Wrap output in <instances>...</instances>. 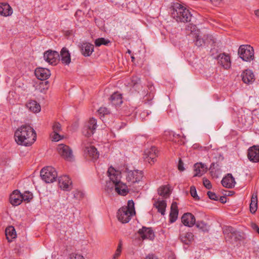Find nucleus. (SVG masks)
<instances>
[{
    "label": "nucleus",
    "instance_id": "a211bd4d",
    "mask_svg": "<svg viewBox=\"0 0 259 259\" xmlns=\"http://www.w3.org/2000/svg\"><path fill=\"white\" fill-rule=\"evenodd\" d=\"M182 223L186 226L192 227L196 223L195 218L191 213H184L181 218Z\"/></svg>",
    "mask_w": 259,
    "mask_h": 259
},
{
    "label": "nucleus",
    "instance_id": "9b49d317",
    "mask_svg": "<svg viewBox=\"0 0 259 259\" xmlns=\"http://www.w3.org/2000/svg\"><path fill=\"white\" fill-rule=\"evenodd\" d=\"M247 156L252 162H259V146L254 145L250 147L248 150Z\"/></svg>",
    "mask_w": 259,
    "mask_h": 259
},
{
    "label": "nucleus",
    "instance_id": "7c9ffc66",
    "mask_svg": "<svg viewBox=\"0 0 259 259\" xmlns=\"http://www.w3.org/2000/svg\"><path fill=\"white\" fill-rule=\"evenodd\" d=\"M5 234L9 242L12 241V239L16 237V232L13 226H10L7 227L5 230Z\"/></svg>",
    "mask_w": 259,
    "mask_h": 259
},
{
    "label": "nucleus",
    "instance_id": "1a4fd4ad",
    "mask_svg": "<svg viewBox=\"0 0 259 259\" xmlns=\"http://www.w3.org/2000/svg\"><path fill=\"white\" fill-rule=\"evenodd\" d=\"M57 150L59 154L64 159L68 161H71L73 159L72 151L68 146L59 144L57 147Z\"/></svg>",
    "mask_w": 259,
    "mask_h": 259
},
{
    "label": "nucleus",
    "instance_id": "aec40b11",
    "mask_svg": "<svg viewBox=\"0 0 259 259\" xmlns=\"http://www.w3.org/2000/svg\"><path fill=\"white\" fill-rule=\"evenodd\" d=\"M94 50V46L89 42H83L80 47L81 53L85 57L90 56Z\"/></svg>",
    "mask_w": 259,
    "mask_h": 259
},
{
    "label": "nucleus",
    "instance_id": "393cba45",
    "mask_svg": "<svg viewBox=\"0 0 259 259\" xmlns=\"http://www.w3.org/2000/svg\"><path fill=\"white\" fill-rule=\"evenodd\" d=\"M12 9L8 3H0V14L1 15L8 16L12 15Z\"/></svg>",
    "mask_w": 259,
    "mask_h": 259
},
{
    "label": "nucleus",
    "instance_id": "ea45409f",
    "mask_svg": "<svg viewBox=\"0 0 259 259\" xmlns=\"http://www.w3.org/2000/svg\"><path fill=\"white\" fill-rule=\"evenodd\" d=\"M54 133H59L61 131V125L59 122H55L52 126Z\"/></svg>",
    "mask_w": 259,
    "mask_h": 259
},
{
    "label": "nucleus",
    "instance_id": "052dcab7",
    "mask_svg": "<svg viewBox=\"0 0 259 259\" xmlns=\"http://www.w3.org/2000/svg\"><path fill=\"white\" fill-rule=\"evenodd\" d=\"M119 255V254L117 253V252H115L113 257L117 258Z\"/></svg>",
    "mask_w": 259,
    "mask_h": 259
},
{
    "label": "nucleus",
    "instance_id": "dca6fc26",
    "mask_svg": "<svg viewBox=\"0 0 259 259\" xmlns=\"http://www.w3.org/2000/svg\"><path fill=\"white\" fill-rule=\"evenodd\" d=\"M108 173L109 179L114 185L120 181V173L113 167H110L108 170Z\"/></svg>",
    "mask_w": 259,
    "mask_h": 259
},
{
    "label": "nucleus",
    "instance_id": "5701e85b",
    "mask_svg": "<svg viewBox=\"0 0 259 259\" xmlns=\"http://www.w3.org/2000/svg\"><path fill=\"white\" fill-rule=\"evenodd\" d=\"M115 191L122 196H126L129 193V189L127 186L120 181L115 185H114Z\"/></svg>",
    "mask_w": 259,
    "mask_h": 259
},
{
    "label": "nucleus",
    "instance_id": "6ab92c4d",
    "mask_svg": "<svg viewBox=\"0 0 259 259\" xmlns=\"http://www.w3.org/2000/svg\"><path fill=\"white\" fill-rule=\"evenodd\" d=\"M222 185L228 188H232L236 184L235 179L231 174H228L221 181Z\"/></svg>",
    "mask_w": 259,
    "mask_h": 259
},
{
    "label": "nucleus",
    "instance_id": "2f4dec72",
    "mask_svg": "<svg viewBox=\"0 0 259 259\" xmlns=\"http://www.w3.org/2000/svg\"><path fill=\"white\" fill-rule=\"evenodd\" d=\"M194 235L191 232L181 233L180 235V238L182 242L186 244H189L193 240Z\"/></svg>",
    "mask_w": 259,
    "mask_h": 259
},
{
    "label": "nucleus",
    "instance_id": "f03ea898",
    "mask_svg": "<svg viewBox=\"0 0 259 259\" xmlns=\"http://www.w3.org/2000/svg\"><path fill=\"white\" fill-rule=\"evenodd\" d=\"M171 17L178 22L186 23L191 21L192 15L189 10L182 4L174 3L172 6Z\"/></svg>",
    "mask_w": 259,
    "mask_h": 259
},
{
    "label": "nucleus",
    "instance_id": "423d86ee",
    "mask_svg": "<svg viewBox=\"0 0 259 259\" xmlns=\"http://www.w3.org/2000/svg\"><path fill=\"white\" fill-rule=\"evenodd\" d=\"M143 177V174L142 171L128 170L126 171V179L129 184L128 186H131V184L140 182Z\"/></svg>",
    "mask_w": 259,
    "mask_h": 259
},
{
    "label": "nucleus",
    "instance_id": "2eb2a0df",
    "mask_svg": "<svg viewBox=\"0 0 259 259\" xmlns=\"http://www.w3.org/2000/svg\"><path fill=\"white\" fill-rule=\"evenodd\" d=\"M72 182L67 176H63L59 178V185L63 190L69 191L71 189Z\"/></svg>",
    "mask_w": 259,
    "mask_h": 259
},
{
    "label": "nucleus",
    "instance_id": "4d7b16f0",
    "mask_svg": "<svg viewBox=\"0 0 259 259\" xmlns=\"http://www.w3.org/2000/svg\"><path fill=\"white\" fill-rule=\"evenodd\" d=\"M254 14L256 16L259 17V9L255 10L254 11Z\"/></svg>",
    "mask_w": 259,
    "mask_h": 259
},
{
    "label": "nucleus",
    "instance_id": "c756f323",
    "mask_svg": "<svg viewBox=\"0 0 259 259\" xmlns=\"http://www.w3.org/2000/svg\"><path fill=\"white\" fill-rule=\"evenodd\" d=\"M206 167L203 164L201 163H196L194 165L195 174L194 177H200L206 171Z\"/></svg>",
    "mask_w": 259,
    "mask_h": 259
},
{
    "label": "nucleus",
    "instance_id": "3c124183",
    "mask_svg": "<svg viewBox=\"0 0 259 259\" xmlns=\"http://www.w3.org/2000/svg\"><path fill=\"white\" fill-rule=\"evenodd\" d=\"M145 259H159L158 257L154 254L151 253L148 254Z\"/></svg>",
    "mask_w": 259,
    "mask_h": 259
},
{
    "label": "nucleus",
    "instance_id": "0eeeda50",
    "mask_svg": "<svg viewBox=\"0 0 259 259\" xmlns=\"http://www.w3.org/2000/svg\"><path fill=\"white\" fill-rule=\"evenodd\" d=\"M97 127L96 119L91 118L84 125L82 128V134L85 136L89 137L94 134Z\"/></svg>",
    "mask_w": 259,
    "mask_h": 259
},
{
    "label": "nucleus",
    "instance_id": "680f3d73",
    "mask_svg": "<svg viewBox=\"0 0 259 259\" xmlns=\"http://www.w3.org/2000/svg\"><path fill=\"white\" fill-rule=\"evenodd\" d=\"M172 135H173L174 137H176V136L179 137L180 136V135L179 134L176 135V134H174V133H172Z\"/></svg>",
    "mask_w": 259,
    "mask_h": 259
},
{
    "label": "nucleus",
    "instance_id": "de8ad7c7",
    "mask_svg": "<svg viewBox=\"0 0 259 259\" xmlns=\"http://www.w3.org/2000/svg\"><path fill=\"white\" fill-rule=\"evenodd\" d=\"M178 168L180 171H184L185 170L184 163L181 159H179Z\"/></svg>",
    "mask_w": 259,
    "mask_h": 259
},
{
    "label": "nucleus",
    "instance_id": "5fc2aeb1",
    "mask_svg": "<svg viewBox=\"0 0 259 259\" xmlns=\"http://www.w3.org/2000/svg\"><path fill=\"white\" fill-rule=\"evenodd\" d=\"M196 26L195 25H188L187 29L188 30H190L191 31H193L195 30Z\"/></svg>",
    "mask_w": 259,
    "mask_h": 259
},
{
    "label": "nucleus",
    "instance_id": "9d476101",
    "mask_svg": "<svg viewBox=\"0 0 259 259\" xmlns=\"http://www.w3.org/2000/svg\"><path fill=\"white\" fill-rule=\"evenodd\" d=\"M157 157V149L155 147H152L145 151L143 158L146 162L152 164L155 161Z\"/></svg>",
    "mask_w": 259,
    "mask_h": 259
},
{
    "label": "nucleus",
    "instance_id": "f704fd0d",
    "mask_svg": "<svg viewBox=\"0 0 259 259\" xmlns=\"http://www.w3.org/2000/svg\"><path fill=\"white\" fill-rule=\"evenodd\" d=\"M196 223V226L199 230L203 232H208L209 230V226L206 223L203 221H197Z\"/></svg>",
    "mask_w": 259,
    "mask_h": 259
},
{
    "label": "nucleus",
    "instance_id": "0e129e2a",
    "mask_svg": "<svg viewBox=\"0 0 259 259\" xmlns=\"http://www.w3.org/2000/svg\"><path fill=\"white\" fill-rule=\"evenodd\" d=\"M111 182H109V183H107V186L108 187H109L110 185L111 184Z\"/></svg>",
    "mask_w": 259,
    "mask_h": 259
},
{
    "label": "nucleus",
    "instance_id": "f257e3e1",
    "mask_svg": "<svg viewBox=\"0 0 259 259\" xmlns=\"http://www.w3.org/2000/svg\"><path fill=\"white\" fill-rule=\"evenodd\" d=\"M15 141L20 145L31 146L36 139V134L30 125H22L15 132Z\"/></svg>",
    "mask_w": 259,
    "mask_h": 259
},
{
    "label": "nucleus",
    "instance_id": "c9c22d12",
    "mask_svg": "<svg viewBox=\"0 0 259 259\" xmlns=\"http://www.w3.org/2000/svg\"><path fill=\"white\" fill-rule=\"evenodd\" d=\"M131 85L134 88L140 89L141 87V79L137 76H133L131 79Z\"/></svg>",
    "mask_w": 259,
    "mask_h": 259
},
{
    "label": "nucleus",
    "instance_id": "49530a36",
    "mask_svg": "<svg viewBox=\"0 0 259 259\" xmlns=\"http://www.w3.org/2000/svg\"><path fill=\"white\" fill-rule=\"evenodd\" d=\"M204 44V41L197 36L195 40V45L198 47L201 46Z\"/></svg>",
    "mask_w": 259,
    "mask_h": 259
},
{
    "label": "nucleus",
    "instance_id": "603ef678",
    "mask_svg": "<svg viewBox=\"0 0 259 259\" xmlns=\"http://www.w3.org/2000/svg\"><path fill=\"white\" fill-rule=\"evenodd\" d=\"M219 201L222 203H225L227 201V197H225V196H220V198L219 199Z\"/></svg>",
    "mask_w": 259,
    "mask_h": 259
},
{
    "label": "nucleus",
    "instance_id": "09e8293b",
    "mask_svg": "<svg viewBox=\"0 0 259 259\" xmlns=\"http://www.w3.org/2000/svg\"><path fill=\"white\" fill-rule=\"evenodd\" d=\"M251 227L252 230L259 234V227L254 223H251Z\"/></svg>",
    "mask_w": 259,
    "mask_h": 259
},
{
    "label": "nucleus",
    "instance_id": "cd10ccee",
    "mask_svg": "<svg viewBox=\"0 0 259 259\" xmlns=\"http://www.w3.org/2000/svg\"><path fill=\"white\" fill-rule=\"evenodd\" d=\"M110 100L113 105H120L122 103V95L119 93L115 92L111 96Z\"/></svg>",
    "mask_w": 259,
    "mask_h": 259
},
{
    "label": "nucleus",
    "instance_id": "a19ab883",
    "mask_svg": "<svg viewBox=\"0 0 259 259\" xmlns=\"http://www.w3.org/2000/svg\"><path fill=\"white\" fill-rule=\"evenodd\" d=\"M51 137L52 140L55 142H58L61 140L62 138L59 133H54L51 134Z\"/></svg>",
    "mask_w": 259,
    "mask_h": 259
},
{
    "label": "nucleus",
    "instance_id": "338daca9",
    "mask_svg": "<svg viewBox=\"0 0 259 259\" xmlns=\"http://www.w3.org/2000/svg\"><path fill=\"white\" fill-rule=\"evenodd\" d=\"M152 88H154V87H153L152 86H151V87L149 88V89L151 90V91H152Z\"/></svg>",
    "mask_w": 259,
    "mask_h": 259
},
{
    "label": "nucleus",
    "instance_id": "a878e982",
    "mask_svg": "<svg viewBox=\"0 0 259 259\" xmlns=\"http://www.w3.org/2000/svg\"><path fill=\"white\" fill-rule=\"evenodd\" d=\"M154 206L157 209L158 211L162 215L165 214L166 207V202L165 200H157L155 201Z\"/></svg>",
    "mask_w": 259,
    "mask_h": 259
},
{
    "label": "nucleus",
    "instance_id": "e433bc0d",
    "mask_svg": "<svg viewBox=\"0 0 259 259\" xmlns=\"http://www.w3.org/2000/svg\"><path fill=\"white\" fill-rule=\"evenodd\" d=\"M110 42V41L108 39H105L103 37L97 38L95 41V44L96 47H100L103 45L107 46Z\"/></svg>",
    "mask_w": 259,
    "mask_h": 259
},
{
    "label": "nucleus",
    "instance_id": "f3484780",
    "mask_svg": "<svg viewBox=\"0 0 259 259\" xmlns=\"http://www.w3.org/2000/svg\"><path fill=\"white\" fill-rule=\"evenodd\" d=\"M218 63L225 69H228L231 66L230 57L225 53L221 54L217 57Z\"/></svg>",
    "mask_w": 259,
    "mask_h": 259
},
{
    "label": "nucleus",
    "instance_id": "6e6552de",
    "mask_svg": "<svg viewBox=\"0 0 259 259\" xmlns=\"http://www.w3.org/2000/svg\"><path fill=\"white\" fill-rule=\"evenodd\" d=\"M45 60L51 65H56L60 60V55L57 51L51 50L44 53Z\"/></svg>",
    "mask_w": 259,
    "mask_h": 259
},
{
    "label": "nucleus",
    "instance_id": "473e14b6",
    "mask_svg": "<svg viewBox=\"0 0 259 259\" xmlns=\"http://www.w3.org/2000/svg\"><path fill=\"white\" fill-rule=\"evenodd\" d=\"M88 153L90 157L94 159H97L99 156V153L97 149L93 146L87 147Z\"/></svg>",
    "mask_w": 259,
    "mask_h": 259
},
{
    "label": "nucleus",
    "instance_id": "4468645a",
    "mask_svg": "<svg viewBox=\"0 0 259 259\" xmlns=\"http://www.w3.org/2000/svg\"><path fill=\"white\" fill-rule=\"evenodd\" d=\"M9 200L12 205L13 206H18L22 202V194L18 190H14L11 194Z\"/></svg>",
    "mask_w": 259,
    "mask_h": 259
},
{
    "label": "nucleus",
    "instance_id": "13d9d810",
    "mask_svg": "<svg viewBox=\"0 0 259 259\" xmlns=\"http://www.w3.org/2000/svg\"><path fill=\"white\" fill-rule=\"evenodd\" d=\"M121 247H122V242H121V241H120L118 245L117 248L121 249Z\"/></svg>",
    "mask_w": 259,
    "mask_h": 259
},
{
    "label": "nucleus",
    "instance_id": "f8f14e48",
    "mask_svg": "<svg viewBox=\"0 0 259 259\" xmlns=\"http://www.w3.org/2000/svg\"><path fill=\"white\" fill-rule=\"evenodd\" d=\"M138 233L143 240H153L155 237L154 233L151 228L143 227L138 231Z\"/></svg>",
    "mask_w": 259,
    "mask_h": 259
},
{
    "label": "nucleus",
    "instance_id": "ddd939ff",
    "mask_svg": "<svg viewBox=\"0 0 259 259\" xmlns=\"http://www.w3.org/2000/svg\"><path fill=\"white\" fill-rule=\"evenodd\" d=\"M36 77L39 80H45L51 75L50 70L46 68H37L34 72Z\"/></svg>",
    "mask_w": 259,
    "mask_h": 259
},
{
    "label": "nucleus",
    "instance_id": "39448f33",
    "mask_svg": "<svg viewBox=\"0 0 259 259\" xmlns=\"http://www.w3.org/2000/svg\"><path fill=\"white\" fill-rule=\"evenodd\" d=\"M238 53L243 61H250L254 59V50L250 45L240 46Z\"/></svg>",
    "mask_w": 259,
    "mask_h": 259
},
{
    "label": "nucleus",
    "instance_id": "774afa93",
    "mask_svg": "<svg viewBox=\"0 0 259 259\" xmlns=\"http://www.w3.org/2000/svg\"><path fill=\"white\" fill-rule=\"evenodd\" d=\"M45 83H46V84H47L48 83V81H45Z\"/></svg>",
    "mask_w": 259,
    "mask_h": 259
},
{
    "label": "nucleus",
    "instance_id": "412c9836",
    "mask_svg": "<svg viewBox=\"0 0 259 259\" xmlns=\"http://www.w3.org/2000/svg\"><path fill=\"white\" fill-rule=\"evenodd\" d=\"M242 80L244 83L249 84L254 80V76L252 71L250 70H245L241 74Z\"/></svg>",
    "mask_w": 259,
    "mask_h": 259
},
{
    "label": "nucleus",
    "instance_id": "8fccbe9b",
    "mask_svg": "<svg viewBox=\"0 0 259 259\" xmlns=\"http://www.w3.org/2000/svg\"><path fill=\"white\" fill-rule=\"evenodd\" d=\"M214 165L213 163H212L210 167V173L211 174V176L213 177H217V175L216 174V171L213 168H212V166Z\"/></svg>",
    "mask_w": 259,
    "mask_h": 259
},
{
    "label": "nucleus",
    "instance_id": "a18cd8bd",
    "mask_svg": "<svg viewBox=\"0 0 259 259\" xmlns=\"http://www.w3.org/2000/svg\"><path fill=\"white\" fill-rule=\"evenodd\" d=\"M203 183L204 186L208 189H210L211 188V184L210 182L206 179H203Z\"/></svg>",
    "mask_w": 259,
    "mask_h": 259
},
{
    "label": "nucleus",
    "instance_id": "69168bd1",
    "mask_svg": "<svg viewBox=\"0 0 259 259\" xmlns=\"http://www.w3.org/2000/svg\"><path fill=\"white\" fill-rule=\"evenodd\" d=\"M127 53L131 54L132 53V51L130 50H128L127 51Z\"/></svg>",
    "mask_w": 259,
    "mask_h": 259
},
{
    "label": "nucleus",
    "instance_id": "4be33fe9",
    "mask_svg": "<svg viewBox=\"0 0 259 259\" xmlns=\"http://www.w3.org/2000/svg\"><path fill=\"white\" fill-rule=\"evenodd\" d=\"M60 60L63 64L68 65L71 62L70 54L66 48H63L60 52Z\"/></svg>",
    "mask_w": 259,
    "mask_h": 259
},
{
    "label": "nucleus",
    "instance_id": "b1692460",
    "mask_svg": "<svg viewBox=\"0 0 259 259\" xmlns=\"http://www.w3.org/2000/svg\"><path fill=\"white\" fill-rule=\"evenodd\" d=\"M178 213L177 203L173 202L171 205L170 211L169 215V222L172 223L176 221L178 219Z\"/></svg>",
    "mask_w": 259,
    "mask_h": 259
},
{
    "label": "nucleus",
    "instance_id": "58836bf2",
    "mask_svg": "<svg viewBox=\"0 0 259 259\" xmlns=\"http://www.w3.org/2000/svg\"><path fill=\"white\" fill-rule=\"evenodd\" d=\"M190 194L195 200H199L200 198L197 194L196 189L195 186H192L190 187Z\"/></svg>",
    "mask_w": 259,
    "mask_h": 259
},
{
    "label": "nucleus",
    "instance_id": "72a5a7b5",
    "mask_svg": "<svg viewBox=\"0 0 259 259\" xmlns=\"http://www.w3.org/2000/svg\"><path fill=\"white\" fill-rule=\"evenodd\" d=\"M158 194L162 197H168L170 194L169 189L166 186H162L158 190Z\"/></svg>",
    "mask_w": 259,
    "mask_h": 259
},
{
    "label": "nucleus",
    "instance_id": "79ce46f5",
    "mask_svg": "<svg viewBox=\"0 0 259 259\" xmlns=\"http://www.w3.org/2000/svg\"><path fill=\"white\" fill-rule=\"evenodd\" d=\"M207 195L209 199L211 200H219V196L217 195V194L211 191H208L207 192Z\"/></svg>",
    "mask_w": 259,
    "mask_h": 259
},
{
    "label": "nucleus",
    "instance_id": "6e6d98bb",
    "mask_svg": "<svg viewBox=\"0 0 259 259\" xmlns=\"http://www.w3.org/2000/svg\"><path fill=\"white\" fill-rule=\"evenodd\" d=\"M223 0H210V1L214 5H218Z\"/></svg>",
    "mask_w": 259,
    "mask_h": 259
},
{
    "label": "nucleus",
    "instance_id": "20e7f679",
    "mask_svg": "<svg viewBox=\"0 0 259 259\" xmlns=\"http://www.w3.org/2000/svg\"><path fill=\"white\" fill-rule=\"evenodd\" d=\"M40 176L46 183H53L57 177V172L54 167L47 166L41 170Z\"/></svg>",
    "mask_w": 259,
    "mask_h": 259
},
{
    "label": "nucleus",
    "instance_id": "c03bdc74",
    "mask_svg": "<svg viewBox=\"0 0 259 259\" xmlns=\"http://www.w3.org/2000/svg\"><path fill=\"white\" fill-rule=\"evenodd\" d=\"M99 113L100 114H108L109 113V110L106 107H100L98 110Z\"/></svg>",
    "mask_w": 259,
    "mask_h": 259
},
{
    "label": "nucleus",
    "instance_id": "c85d7f7f",
    "mask_svg": "<svg viewBox=\"0 0 259 259\" xmlns=\"http://www.w3.org/2000/svg\"><path fill=\"white\" fill-rule=\"evenodd\" d=\"M250 211L254 213L257 209V193H254L252 195L251 202L249 206Z\"/></svg>",
    "mask_w": 259,
    "mask_h": 259
},
{
    "label": "nucleus",
    "instance_id": "864d4df0",
    "mask_svg": "<svg viewBox=\"0 0 259 259\" xmlns=\"http://www.w3.org/2000/svg\"><path fill=\"white\" fill-rule=\"evenodd\" d=\"M226 231L230 232L231 235H233V234L235 233V231L232 227H228V228L226 229Z\"/></svg>",
    "mask_w": 259,
    "mask_h": 259
},
{
    "label": "nucleus",
    "instance_id": "bb28decb",
    "mask_svg": "<svg viewBox=\"0 0 259 259\" xmlns=\"http://www.w3.org/2000/svg\"><path fill=\"white\" fill-rule=\"evenodd\" d=\"M26 107L34 113H38L40 111L41 108L39 103L34 100H31L26 104Z\"/></svg>",
    "mask_w": 259,
    "mask_h": 259
},
{
    "label": "nucleus",
    "instance_id": "7ed1b4c3",
    "mask_svg": "<svg viewBox=\"0 0 259 259\" xmlns=\"http://www.w3.org/2000/svg\"><path fill=\"white\" fill-rule=\"evenodd\" d=\"M135 213L134 202L132 200H130L128 201L127 206L122 207L119 209L117 217L118 221L122 223H127Z\"/></svg>",
    "mask_w": 259,
    "mask_h": 259
},
{
    "label": "nucleus",
    "instance_id": "37998d69",
    "mask_svg": "<svg viewBox=\"0 0 259 259\" xmlns=\"http://www.w3.org/2000/svg\"><path fill=\"white\" fill-rule=\"evenodd\" d=\"M68 259H84V258L80 254L72 253L70 254Z\"/></svg>",
    "mask_w": 259,
    "mask_h": 259
},
{
    "label": "nucleus",
    "instance_id": "bf43d9fd",
    "mask_svg": "<svg viewBox=\"0 0 259 259\" xmlns=\"http://www.w3.org/2000/svg\"><path fill=\"white\" fill-rule=\"evenodd\" d=\"M121 252V249L117 248L115 252H117V253H118L120 255Z\"/></svg>",
    "mask_w": 259,
    "mask_h": 259
},
{
    "label": "nucleus",
    "instance_id": "4c0bfd02",
    "mask_svg": "<svg viewBox=\"0 0 259 259\" xmlns=\"http://www.w3.org/2000/svg\"><path fill=\"white\" fill-rule=\"evenodd\" d=\"M32 194L29 192L26 191L24 192V193L22 194V201H24L28 202L30 201L31 199H32Z\"/></svg>",
    "mask_w": 259,
    "mask_h": 259
},
{
    "label": "nucleus",
    "instance_id": "e2e57ef3",
    "mask_svg": "<svg viewBox=\"0 0 259 259\" xmlns=\"http://www.w3.org/2000/svg\"><path fill=\"white\" fill-rule=\"evenodd\" d=\"M132 62H134L135 60V57L134 56L131 57Z\"/></svg>",
    "mask_w": 259,
    "mask_h": 259
}]
</instances>
